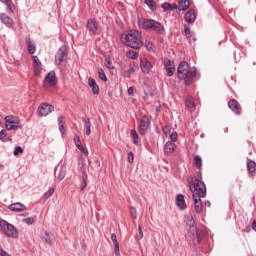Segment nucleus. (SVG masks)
Segmentation results:
<instances>
[{
    "instance_id": "7",
    "label": "nucleus",
    "mask_w": 256,
    "mask_h": 256,
    "mask_svg": "<svg viewBox=\"0 0 256 256\" xmlns=\"http://www.w3.org/2000/svg\"><path fill=\"white\" fill-rule=\"evenodd\" d=\"M57 85V76L55 75V71H50L43 82L44 89L47 87H55Z\"/></svg>"
},
{
    "instance_id": "35",
    "label": "nucleus",
    "mask_w": 256,
    "mask_h": 256,
    "mask_svg": "<svg viewBox=\"0 0 256 256\" xmlns=\"http://www.w3.org/2000/svg\"><path fill=\"white\" fill-rule=\"evenodd\" d=\"M194 164L198 169H202L203 160L201 159V156L199 155L194 156Z\"/></svg>"
},
{
    "instance_id": "13",
    "label": "nucleus",
    "mask_w": 256,
    "mask_h": 256,
    "mask_svg": "<svg viewBox=\"0 0 256 256\" xmlns=\"http://www.w3.org/2000/svg\"><path fill=\"white\" fill-rule=\"evenodd\" d=\"M87 29L92 33L93 35H97V31H99V24L94 19H88Z\"/></svg>"
},
{
    "instance_id": "21",
    "label": "nucleus",
    "mask_w": 256,
    "mask_h": 256,
    "mask_svg": "<svg viewBox=\"0 0 256 256\" xmlns=\"http://www.w3.org/2000/svg\"><path fill=\"white\" fill-rule=\"evenodd\" d=\"M175 147H177V145H175V142H172V141L166 142L164 146V153L166 155H171V153L175 151Z\"/></svg>"
},
{
    "instance_id": "22",
    "label": "nucleus",
    "mask_w": 256,
    "mask_h": 256,
    "mask_svg": "<svg viewBox=\"0 0 256 256\" xmlns=\"http://www.w3.org/2000/svg\"><path fill=\"white\" fill-rule=\"evenodd\" d=\"M74 141L77 149H79V151H81V153H83V155L87 157V155H89V151L85 149L83 145H81V139L79 138V136H75Z\"/></svg>"
},
{
    "instance_id": "44",
    "label": "nucleus",
    "mask_w": 256,
    "mask_h": 256,
    "mask_svg": "<svg viewBox=\"0 0 256 256\" xmlns=\"http://www.w3.org/2000/svg\"><path fill=\"white\" fill-rule=\"evenodd\" d=\"M5 137H7V130L3 129L0 131V141H3V143H5Z\"/></svg>"
},
{
    "instance_id": "50",
    "label": "nucleus",
    "mask_w": 256,
    "mask_h": 256,
    "mask_svg": "<svg viewBox=\"0 0 256 256\" xmlns=\"http://www.w3.org/2000/svg\"><path fill=\"white\" fill-rule=\"evenodd\" d=\"M169 7H171V3L169 2H165L164 4H162V9L164 11H169Z\"/></svg>"
},
{
    "instance_id": "17",
    "label": "nucleus",
    "mask_w": 256,
    "mask_h": 256,
    "mask_svg": "<svg viewBox=\"0 0 256 256\" xmlns=\"http://www.w3.org/2000/svg\"><path fill=\"white\" fill-rule=\"evenodd\" d=\"M0 20H1V23H3V25L8 27V29H11V27H13V19L9 17L7 14L5 13L0 14Z\"/></svg>"
},
{
    "instance_id": "6",
    "label": "nucleus",
    "mask_w": 256,
    "mask_h": 256,
    "mask_svg": "<svg viewBox=\"0 0 256 256\" xmlns=\"http://www.w3.org/2000/svg\"><path fill=\"white\" fill-rule=\"evenodd\" d=\"M55 111V107L48 103H41L37 109L38 116L47 117L49 113H53Z\"/></svg>"
},
{
    "instance_id": "53",
    "label": "nucleus",
    "mask_w": 256,
    "mask_h": 256,
    "mask_svg": "<svg viewBox=\"0 0 256 256\" xmlns=\"http://www.w3.org/2000/svg\"><path fill=\"white\" fill-rule=\"evenodd\" d=\"M146 49H148V51H152L153 50V44L151 42H147L146 43Z\"/></svg>"
},
{
    "instance_id": "16",
    "label": "nucleus",
    "mask_w": 256,
    "mask_h": 256,
    "mask_svg": "<svg viewBox=\"0 0 256 256\" xmlns=\"http://www.w3.org/2000/svg\"><path fill=\"white\" fill-rule=\"evenodd\" d=\"M228 107L236 115H241V104H239L237 100H235V99L230 100L228 102Z\"/></svg>"
},
{
    "instance_id": "38",
    "label": "nucleus",
    "mask_w": 256,
    "mask_h": 256,
    "mask_svg": "<svg viewBox=\"0 0 256 256\" xmlns=\"http://www.w3.org/2000/svg\"><path fill=\"white\" fill-rule=\"evenodd\" d=\"M104 65L107 69H109V71H111L112 69H115V67L113 66V61H111V58H106Z\"/></svg>"
},
{
    "instance_id": "33",
    "label": "nucleus",
    "mask_w": 256,
    "mask_h": 256,
    "mask_svg": "<svg viewBox=\"0 0 256 256\" xmlns=\"http://www.w3.org/2000/svg\"><path fill=\"white\" fill-rule=\"evenodd\" d=\"M126 57L128 59H139V52L134 51V50H128L126 51Z\"/></svg>"
},
{
    "instance_id": "4",
    "label": "nucleus",
    "mask_w": 256,
    "mask_h": 256,
    "mask_svg": "<svg viewBox=\"0 0 256 256\" xmlns=\"http://www.w3.org/2000/svg\"><path fill=\"white\" fill-rule=\"evenodd\" d=\"M0 228L6 237H10L11 239L19 238V230H17L13 224L7 222V220L0 221Z\"/></svg>"
},
{
    "instance_id": "51",
    "label": "nucleus",
    "mask_w": 256,
    "mask_h": 256,
    "mask_svg": "<svg viewBox=\"0 0 256 256\" xmlns=\"http://www.w3.org/2000/svg\"><path fill=\"white\" fill-rule=\"evenodd\" d=\"M59 181H63L65 179V171H61L58 175Z\"/></svg>"
},
{
    "instance_id": "25",
    "label": "nucleus",
    "mask_w": 256,
    "mask_h": 256,
    "mask_svg": "<svg viewBox=\"0 0 256 256\" xmlns=\"http://www.w3.org/2000/svg\"><path fill=\"white\" fill-rule=\"evenodd\" d=\"M247 169H248V172L250 173V175L252 177H255V175H256V162L253 161V160L248 161Z\"/></svg>"
},
{
    "instance_id": "60",
    "label": "nucleus",
    "mask_w": 256,
    "mask_h": 256,
    "mask_svg": "<svg viewBox=\"0 0 256 256\" xmlns=\"http://www.w3.org/2000/svg\"><path fill=\"white\" fill-rule=\"evenodd\" d=\"M205 205H207V207H211V202L206 201Z\"/></svg>"
},
{
    "instance_id": "11",
    "label": "nucleus",
    "mask_w": 256,
    "mask_h": 256,
    "mask_svg": "<svg viewBox=\"0 0 256 256\" xmlns=\"http://www.w3.org/2000/svg\"><path fill=\"white\" fill-rule=\"evenodd\" d=\"M65 57H67V47L66 46H62L56 56H55V63L57 65H61V63H63V61H65Z\"/></svg>"
},
{
    "instance_id": "3",
    "label": "nucleus",
    "mask_w": 256,
    "mask_h": 256,
    "mask_svg": "<svg viewBox=\"0 0 256 256\" xmlns=\"http://www.w3.org/2000/svg\"><path fill=\"white\" fill-rule=\"evenodd\" d=\"M138 27H140V29L154 31V33H158V35H163L165 33V27L153 19L138 18Z\"/></svg>"
},
{
    "instance_id": "39",
    "label": "nucleus",
    "mask_w": 256,
    "mask_h": 256,
    "mask_svg": "<svg viewBox=\"0 0 256 256\" xmlns=\"http://www.w3.org/2000/svg\"><path fill=\"white\" fill-rule=\"evenodd\" d=\"M144 2L146 3V5H148V7H150L151 11H155V9H157V5L155 4V1L144 0Z\"/></svg>"
},
{
    "instance_id": "19",
    "label": "nucleus",
    "mask_w": 256,
    "mask_h": 256,
    "mask_svg": "<svg viewBox=\"0 0 256 256\" xmlns=\"http://www.w3.org/2000/svg\"><path fill=\"white\" fill-rule=\"evenodd\" d=\"M10 211H16V213H21V211H26L27 206L22 203H14L9 206Z\"/></svg>"
},
{
    "instance_id": "52",
    "label": "nucleus",
    "mask_w": 256,
    "mask_h": 256,
    "mask_svg": "<svg viewBox=\"0 0 256 256\" xmlns=\"http://www.w3.org/2000/svg\"><path fill=\"white\" fill-rule=\"evenodd\" d=\"M139 239H143V228L141 225L138 226Z\"/></svg>"
},
{
    "instance_id": "48",
    "label": "nucleus",
    "mask_w": 256,
    "mask_h": 256,
    "mask_svg": "<svg viewBox=\"0 0 256 256\" xmlns=\"http://www.w3.org/2000/svg\"><path fill=\"white\" fill-rule=\"evenodd\" d=\"M23 222L26 223V225H33V223H35V220L33 219V217H28L24 219Z\"/></svg>"
},
{
    "instance_id": "41",
    "label": "nucleus",
    "mask_w": 256,
    "mask_h": 256,
    "mask_svg": "<svg viewBox=\"0 0 256 256\" xmlns=\"http://www.w3.org/2000/svg\"><path fill=\"white\" fill-rule=\"evenodd\" d=\"M55 193V188H50L47 192L44 193V199H49Z\"/></svg>"
},
{
    "instance_id": "31",
    "label": "nucleus",
    "mask_w": 256,
    "mask_h": 256,
    "mask_svg": "<svg viewBox=\"0 0 256 256\" xmlns=\"http://www.w3.org/2000/svg\"><path fill=\"white\" fill-rule=\"evenodd\" d=\"M65 117L60 116L58 117V126H59V131L62 133V135H65Z\"/></svg>"
},
{
    "instance_id": "10",
    "label": "nucleus",
    "mask_w": 256,
    "mask_h": 256,
    "mask_svg": "<svg viewBox=\"0 0 256 256\" xmlns=\"http://www.w3.org/2000/svg\"><path fill=\"white\" fill-rule=\"evenodd\" d=\"M140 69L145 75H149L153 69V64L147 58L140 59Z\"/></svg>"
},
{
    "instance_id": "54",
    "label": "nucleus",
    "mask_w": 256,
    "mask_h": 256,
    "mask_svg": "<svg viewBox=\"0 0 256 256\" xmlns=\"http://www.w3.org/2000/svg\"><path fill=\"white\" fill-rule=\"evenodd\" d=\"M175 9H177V4L175 3L170 4L169 11H175Z\"/></svg>"
},
{
    "instance_id": "46",
    "label": "nucleus",
    "mask_w": 256,
    "mask_h": 256,
    "mask_svg": "<svg viewBox=\"0 0 256 256\" xmlns=\"http://www.w3.org/2000/svg\"><path fill=\"white\" fill-rule=\"evenodd\" d=\"M21 153H23V148H22L21 146L15 147L14 152H13V155H14L15 157H17V155H19V154H21Z\"/></svg>"
},
{
    "instance_id": "8",
    "label": "nucleus",
    "mask_w": 256,
    "mask_h": 256,
    "mask_svg": "<svg viewBox=\"0 0 256 256\" xmlns=\"http://www.w3.org/2000/svg\"><path fill=\"white\" fill-rule=\"evenodd\" d=\"M150 125L151 120H149V117L147 115H144L140 120V125L138 128L139 134L146 135Z\"/></svg>"
},
{
    "instance_id": "57",
    "label": "nucleus",
    "mask_w": 256,
    "mask_h": 256,
    "mask_svg": "<svg viewBox=\"0 0 256 256\" xmlns=\"http://www.w3.org/2000/svg\"><path fill=\"white\" fill-rule=\"evenodd\" d=\"M0 256H7V252L0 247Z\"/></svg>"
},
{
    "instance_id": "58",
    "label": "nucleus",
    "mask_w": 256,
    "mask_h": 256,
    "mask_svg": "<svg viewBox=\"0 0 256 256\" xmlns=\"http://www.w3.org/2000/svg\"><path fill=\"white\" fill-rule=\"evenodd\" d=\"M244 231H245L246 233H250V231H251V226L247 225V226L245 227Z\"/></svg>"
},
{
    "instance_id": "42",
    "label": "nucleus",
    "mask_w": 256,
    "mask_h": 256,
    "mask_svg": "<svg viewBox=\"0 0 256 256\" xmlns=\"http://www.w3.org/2000/svg\"><path fill=\"white\" fill-rule=\"evenodd\" d=\"M85 189H87V176H84L82 178V184L80 187V191H85Z\"/></svg>"
},
{
    "instance_id": "40",
    "label": "nucleus",
    "mask_w": 256,
    "mask_h": 256,
    "mask_svg": "<svg viewBox=\"0 0 256 256\" xmlns=\"http://www.w3.org/2000/svg\"><path fill=\"white\" fill-rule=\"evenodd\" d=\"M185 223H186V225H188V227H194L195 220L193 219V216L186 217Z\"/></svg>"
},
{
    "instance_id": "12",
    "label": "nucleus",
    "mask_w": 256,
    "mask_h": 256,
    "mask_svg": "<svg viewBox=\"0 0 256 256\" xmlns=\"http://www.w3.org/2000/svg\"><path fill=\"white\" fill-rule=\"evenodd\" d=\"M189 71V63L187 61L180 62L177 69V77L178 79H183L185 77V73Z\"/></svg>"
},
{
    "instance_id": "47",
    "label": "nucleus",
    "mask_w": 256,
    "mask_h": 256,
    "mask_svg": "<svg viewBox=\"0 0 256 256\" xmlns=\"http://www.w3.org/2000/svg\"><path fill=\"white\" fill-rule=\"evenodd\" d=\"M130 214L132 219H137V209H135V207L133 206L130 207Z\"/></svg>"
},
{
    "instance_id": "30",
    "label": "nucleus",
    "mask_w": 256,
    "mask_h": 256,
    "mask_svg": "<svg viewBox=\"0 0 256 256\" xmlns=\"http://www.w3.org/2000/svg\"><path fill=\"white\" fill-rule=\"evenodd\" d=\"M83 121H84V125L86 127L85 133L89 137V135H91V119L84 117Z\"/></svg>"
},
{
    "instance_id": "37",
    "label": "nucleus",
    "mask_w": 256,
    "mask_h": 256,
    "mask_svg": "<svg viewBox=\"0 0 256 256\" xmlns=\"http://www.w3.org/2000/svg\"><path fill=\"white\" fill-rule=\"evenodd\" d=\"M184 35L187 39H191V37H193V32H191V28L188 25H184Z\"/></svg>"
},
{
    "instance_id": "43",
    "label": "nucleus",
    "mask_w": 256,
    "mask_h": 256,
    "mask_svg": "<svg viewBox=\"0 0 256 256\" xmlns=\"http://www.w3.org/2000/svg\"><path fill=\"white\" fill-rule=\"evenodd\" d=\"M111 241L114 245V249L119 247V242L117 241V235L111 234Z\"/></svg>"
},
{
    "instance_id": "45",
    "label": "nucleus",
    "mask_w": 256,
    "mask_h": 256,
    "mask_svg": "<svg viewBox=\"0 0 256 256\" xmlns=\"http://www.w3.org/2000/svg\"><path fill=\"white\" fill-rule=\"evenodd\" d=\"M177 139H178V134H177V132L173 131L170 134V140H171L172 143H175V142H177Z\"/></svg>"
},
{
    "instance_id": "5",
    "label": "nucleus",
    "mask_w": 256,
    "mask_h": 256,
    "mask_svg": "<svg viewBox=\"0 0 256 256\" xmlns=\"http://www.w3.org/2000/svg\"><path fill=\"white\" fill-rule=\"evenodd\" d=\"M5 127L8 131H15L19 127V117L16 116H6L5 117Z\"/></svg>"
},
{
    "instance_id": "18",
    "label": "nucleus",
    "mask_w": 256,
    "mask_h": 256,
    "mask_svg": "<svg viewBox=\"0 0 256 256\" xmlns=\"http://www.w3.org/2000/svg\"><path fill=\"white\" fill-rule=\"evenodd\" d=\"M137 69H139V66H137L135 62L130 63L129 68L124 71V77L129 79L131 75H134Z\"/></svg>"
},
{
    "instance_id": "59",
    "label": "nucleus",
    "mask_w": 256,
    "mask_h": 256,
    "mask_svg": "<svg viewBox=\"0 0 256 256\" xmlns=\"http://www.w3.org/2000/svg\"><path fill=\"white\" fill-rule=\"evenodd\" d=\"M252 229L256 232V220L252 222Z\"/></svg>"
},
{
    "instance_id": "14",
    "label": "nucleus",
    "mask_w": 256,
    "mask_h": 256,
    "mask_svg": "<svg viewBox=\"0 0 256 256\" xmlns=\"http://www.w3.org/2000/svg\"><path fill=\"white\" fill-rule=\"evenodd\" d=\"M32 61H33V69H34L35 75L36 76L41 75V71H43L41 60H39V57L33 56Z\"/></svg>"
},
{
    "instance_id": "27",
    "label": "nucleus",
    "mask_w": 256,
    "mask_h": 256,
    "mask_svg": "<svg viewBox=\"0 0 256 256\" xmlns=\"http://www.w3.org/2000/svg\"><path fill=\"white\" fill-rule=\"evenodd\" d=\"M26 44H27L28 53L30 55H34L35 51H37V48L35 47V44L33 43V41L31 39H28L26 41Z\"/></svg>"
},
{
    "instance_id": "34",
    "label": "nucleus",
    "mask_w": 256,
    "mask_h": 256,
    "mask_svg": "<svg viewBox=\"0 0 256 256\" xmlns=\"http://www.w3.org/2000/svg\"><path fill=\"white\" fill-rule=\"evenodd\" d=\"M98 77L101 81H104V83H107V75H105V70L103 68H98Z\"/></svg>"
},
{
    "instance_id": "26",
    "label": "nucleus",
    "mask_w": 256,
    "mask_h": 256,
    "mask_svg": "<svg viewBox=\"0 0 256 256\" xmlns=\"http://www.w3.org/2000/svg\"><path fill=\"white\" fill-rule=\"evenodd\" d=\"M185 107L188 111H195V102L193 101V97H188L186 99Z\"/></svg>"
},
{
    "instance_id": "29",
    "label": "nucleus",
    "mask_w": 256,
    "mask_h": 256,
    "mask_svg": "<svg viewBox=\"0 0 256 256\" xmlns=\"http://www.w3.org/2000/svg\"><path fill=\"white\" fill-rule=\"evenodd\" d=\"M41 239L44 243H47V245H53V241L51 240V235L47 233V231H44L41 234Z\"/></svg>"
},
{
    "instance_id": "28",
    "label": "nucleus",
    "mask_w": 256,
    "mask_h": 256,
    "mask_svg": "<svg viewBox=\"0 0 256 256\" xmlns=\"http://www.w3.org/2000/svg\"><path fill=\"white\" fill-rule=\"evenodd\" d=\"M1 3H4V5L7 6L9 13L15 12V4L11 0H0Z\"/></svg>"
},
{
    "instance_id": "20",
    "label": "nucleus",
    "mask_w": 256,
    "mask_h": 256,
    "mask_svg": "<svg viewBox=\"0 0 256 256\" xmlns=\"http://www.w3.org/2000/svg\"><path fill=\"white\" fill-rule=\"evenodd\" d=\"M88 86L92 89L93 95H99V85L93 78L88 79Z\"/></svg>"
},
{
    "instance_id": "9",
    "label": "nucleus",
    "mask_w": 256,
    "mask_h": 256,
    "mask_svg": "<svg viewBox=\"0 0 256 256\" xmlns=\"http://www.w3.org/2000/svg\"><path fill=\"white\" fill-rule=\"evenodd\" d=\"M197 77V70L195 68L190 69L187 73H185V76L183 78H180V80L184 81V85L186 87H189L193 83V80Z\"/></svg>"
},
{
    "instance_id": "49",
    "label": "nucleus",
    "mask_w": 256,
    "mask_h": 256,
    "mask_svg": "<svg viewBox=\"0 0 256 256\" xmlns=\"http://www.w3.org/2000/svg\"><path fill=\"white\" fill-rule=\"evenodd\" d=\"M135 161V154L133 152L128 153V163H133Z\"/></svg>"
},
{
    "instance_id": "36",
    "label": "nucleus",
    "mask_w": 256,
    "mask_h": 256,
    "mask_svg": "<svg viewBox=\"0 0 256 256\" xmlns=\"http://www.w3.org/2000/svg\"><path fill=\"white\" fill-rule=\"evenodd\" d=\"M131 137L133 139L134 145H139V134H137V130L131 131Z\"/></svg>"
},
{
    "instance_id": "24",
    "label": "nucleus",
    "mask_w": 256,
    "mask_h": 256,
    "mask_svg": "<svg viewBox=\"0 0 256 256\" xmlns=\"http://www.w3.org/2000/svg\"><path fill=\"white\" fill-rule=\"evenodd\" d=\"M184 19L186 23H195V10L190 9L188 12H186Z\"/></svg>"
},
{
    "instance_id": "23",
    "label": "nucleus",
    "mask_w": 256,
    "mask_h": 256,
    "mask_svg": "<svg viewBox=\"0 0 256 256\" xmlns=\"http://www.w3.org/2000/svg\"><path fill=\"white\" fill-rule=\"evenodd\" d=\"M176 205L181 210L187 209V204L185 203V196H183L182 194H179L176 197Z\"/></svg>"
},
{
    "instance_id": "2",
    "label": "nucleus",
    "mask_w": 256,
    "mask_h": 256,
    "mask_svg": "<svg viewBox=\"0 0 256 256\" xmlns=\"http://www.w3.org/2000/svg\"><path fill=\"white\" fill-rule=\"evenodd\" d=\"M122 43L132 49H141L143 47V36L138 30H130L122 36Z\"/></svg>"
},
{
    "instance_id": "1",
    "label": "nucleus",
    "mask_w": 256,
    "mask_h": 256,
    "mask_svg": "<svg viewBox=\"0 0 256 256\" xmlns=\"http://www.w3.org/2000/svg\"><path fill=\"white\" fill-rule=\"evenodd\" d=\"M187 181L188 187L192 193L194 211L196 213H201V211H203V202L201 201V199L207 197V187L205 186V182L203 181L201 171L197 173V176H189Z\"/></svg>"
},
{
    "instance_id": "56",
    "label": "nucleus",
    "mask_w": 256,
    "mask_h": 256,
    "mask_svg": "<svg viewBox=\"0 0 256 256\" xmlns=\"http://www.w3.org/2000/svg\"><path fill=\"white\" fill-rule=\"evenodd\" d=\"M114 254L115 256H121V253L119 252V247L114 248Z\"/></svg>"
},
{
    "instance_id": "55",
    "label": "nucleus",
    "mask_w": 256,
    "mask_h": 256,
    "mask_svg": "<svg viewBox=\"0 0 256 256\" xmlns=\"http://www.w3.org/2000/svg\"><path fill=\"white\" fill-rule=\"evenodd\" d=\"M134 89H135V88H133V86H130V87L128 88V95H133Z\"/></svg>"
},
{
    "instance_id": "32",
    "label": "nucleus",
    "mask_w": 256,
    "mask_h": 256,
    "mask_svg": "<svg viewBox=\"0 0 256 256\" xmlns=\"http://www.w3.org/2000/svg\"><path fill=\"white\" fill-rule=\"evenodd\" d=\"M191 5V2L189 0H184L179 2V11H187L189 9V6Z\"/></svg>"
},
{
    "instance_id": "15",
    "label": "nucleus",
    "mask_w": 256,
    "mask_h": 256,
    "mask_svg": "<svg viewBox=\"0 0 256 256\" xmlns=\"http://www.w3.org/2000/svg\"><path fill=\"white\" fill-rule=\"evenodd\" d=\"M164 67L167 71L168 77H173V75L175 74V64L173 63V61L169 59L164 60Z\"/></svg>"
}]
</instances>
